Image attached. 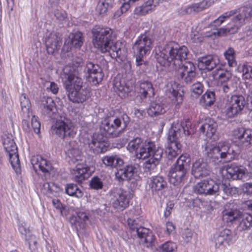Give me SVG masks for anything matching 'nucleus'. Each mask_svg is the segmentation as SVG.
I'll return each instance as SVG.
<instances>
[{"mask_svg": "<svg viewBox=\"0 0 252 252\" xmlns=\"http://www.w3.org/2000/svg\"><path fill=\"white\" fill-rule=\"evenodd\" d=\"M86 148L94 154H98L105 152L107 147L102 142L97 140L94 137H92L84 142Z\"/></svg>", "mask_w": 252, "mask_h": 252, "instance_id": "nucleus-30", "label": "nucleus"}, {"mask_svg": "<svg viewBox=\"0 0 252 252\" xmlns=\"http://www.w3.org/2000/svg\"><path fill=\"white\" fill-rule=\"evenodd\" d=\"M25 240L26 242H28L29 248L30 249H31L32 244H33V245H35L37 243L35 236L32 234L31 233H28V240Z\"/></svg>", "mask_w": 252, "mask_h": 252, "instance_id": "nucleus-63", "label": "nucleus"}, {"mask_svg": "<svg viewBox=\"0 0 252 252\" xmlns=\"http://www.w3.org/2000/svg\"><path fill=\"white\" fill-rule=\"evenodd\" d=\"M66 159L70 164H75L76 162L81 160L82 153L77 148H72L66 153Z\"/></svg>", "mask_w": 252, "mask_h": 252, "instance_id": "nucleus-41", "label": "nucleus"}, {"mask_svg": "<svg viewBox=\"0 0 252 252\" xmlns=\"http://www.w3.org/2000/svg\"><path fill=\"white\" fill-rule=\"evenodd\" d=\"M166 106L159 100L152 102L148 110V115L151 117L158 116L163 114L166 112Z\"/></svg>", "mask_w": 252, "mask_h": 252, "instance_id": "nucleus-33", "label": "nucleus"}, {"mask_svg": "<svg viewBox=\"0 0 252 252\" xmlns=\"http://www.w3.org/2000/svg\"><path fill=\"white\" fill-rule=\"evenodd\" d=\"M93 43L95 48L102 53L108 52L112 58H120L124 56L125 45L120 41L114 43L115 35L108 27L95 26L92 30Z\"/></svg>", "mask_w": 252, "mask_h": 252, "instance_id": "nucleus-1", "label": "nucleus"}, {"mask_svg": "<svg viewBox=\"0 0 252 252\" xmlns=\"http://www.w3.org/2000/svg\"><path fill=\"white\" fill-rule=\"evenodd\" d=\"M22 111L24 113L27 114V117H30L31 103L25 94H22L20 98Z\"/></svg>", "mask_w": 252, "mask_h": 252, "instance_id": "nucleus-51", "label": "nucleus"}, {"mask_svg": "<svg viewBox=\"0 0 252 252\" xmlns=\"http://www.w3.org/2000/svg\"><path fill=\"white\" fill-rule=\"evenodd\" d=\"M191 173L195 178L209 176L211 168L208 163L203 158H199L192 164Z\"/></svg>", "mask_w": 252, "mask_h": 252, "instance_id": "nucleus-19", "label": "nucleus"}, {"mask_svg": "<svg viewBox=\"0 0 252 252\" xmlns=\"http://www.w3.org/2000/svg\"><path fill=\"white\" fill-rule=\"evenodd\" d=\"M31 126L35 133L38 134L40 132L41 125L37 117L34 115L32 116Z\"/></svg>", "mask_w": 252, "mask_h": 252, "instance_id": "nucleus-59", "label": "nucleus"}, {"mask_svg": "<svg viewBox=\"0 0 252 252\" xmlns=\"http://www.w3.org/2000/svg\"><path fill=\"white\" fill-rule=\"evenodd\" d=\"M204 87L200 82H196L193 83L191 86L190 90L194 94L198 96L202 94L203 92Z\"/></svg>", "mask_w": 252, "mask_h": 252, "instance_id": "nucleus-57", "label": "nucleus"}, {"mask_svg": "<svg viewBox=\"0 0 252 252\" xmlns=\"http://www.w3.org/2000/svg\"><path fill=\"white\" fill-rule=\"evenodd\" d=\"M177 249L176 244L172 241H167L159 245L157 251L158 252H175Z\"/></svg>", "mask_w": 252, "mask_h": 252, "instance_id": "nucleus-49", "label": "nucleus"}, {"mask_svg": "<svg viewBox=\"0 0 252 252\" xmlns=\"http://www.w3.org/2000/svg\"><path fill=\"white\" fill-rule=\"evenodd\" d=\"M110 202L112 206L118 211H123L128 207L131 194L121 188H116L110 191Z\"/></svg>", "mask_w": 252, "mask_h": 252, "instance_id": "nucleus-12", "label": "nucleus"}, {"mask_svg": "<svg viewBox=\"0 0 252 252\" xmlns=\"http://www.w3.org/2000/svg\"><path fill=\"white\" fill-rule=\"evenodd\" d=\"M153 195L158 196L167 188V183L161 176L152 177L149 184Z\"/></svg>", "mask_w": 252, "mask_h": 252, "instance_id": "nucleus-23", "label": "nucleus"}, {"mask_svg": "<svg viewBox=\"0 0 252 252\" xmlns=\"http://www.w3.org/2000/svg\"><path fill=\"white\" fill-rule=\"evenodd\" d=\"M71 174L74 180L78 183H81L89 177L87 168L81 164H77L76 169L71 170Z\"/></svg>", "mask_w": 252, "mask_h": 252, "instance_id": "nucleus-35", "label": "nucleus"}, {"mask_svg": "<svg viewBox=\"0 0 252 252\" xmlns=\"http://www.w3.org/2000/svg\"><path fill=\"white\" fill-rule=\"evenodd\" d=\"M31 163L34 171L37 172L38 170L41 171L45 175L50 174L53 167L51 162L44 158L41 156L32 157Z\"/></svg>", "mask_w": 252, "mask_h": 252, "instance_id": "nucleus-21", "label": "nucleus"}, {"mask_svg": "<svg viewBox=\"0 0 252 252\" xmlns=\"http://www.w3.org/2000/svg\"><path fill=\"white\" fill-rule=\"evenodd\" d=\"M67 96L69 100L74 103H83L90 96L89 89L83 85L80 89L67 94Z\"/></svg>", "mask_w": 252, "mask_h": 252, "instance_id": "nucleus-26", "label": "nucleus"}, {"mask_svg": "<svg viewBox=\"0 0 252 252\" xmlns=\"http://www.w3.org/2000/svg\"><path fill=\"white\" fill-rule=\"evenodd\" d=\"M113 87L116 92L125 94L129 91V89L123 79L115 78L114 81Z\"/></svg>", "mask_w": 252, "mask_h": 252, "instance_id": "nucleus-46", "label": "nucleus"}, {"mask_svg": "<svg viewBox=\"0 0 252 252\" xmlns=\"http://www.w3.org/2000/svg\"><path fill=\"white\" fill-rule=\"evenodd\" d=\"M129 121V117L126 114H123L120 118L108 117L103 121L101 127L105 132V136L116 138L122 134Z\"/></svg>", "mask_w": 252, "mask_h": 252, "instance_id": "nucleus-6", "label": "nucleus"}, {"mask_svg": "<svg viewBox=\"0 0 252 252\" xmlns=\"http://www.w3.org/2000/svg\"><path fill=\"white\" fill-rule=\"evenodd\" d=\"M103 163L107 167L116 168L123 165L124 160L117 155L106 156L102 158Z\"/></svg>", "mask_w": 252, "mask_h": 252, "instance_id": "nucleus-38", "label": "nucleus"}, {"mask_svg": "<svg viewBox=\"0 0 252 252\" xmlns=\"http://www.w3.org/2000/svg\"><path fill=\"white\" fill-rule=\"evenodd\" d=\"M89 186L93 189L98 190L103 188V184L100 178L94 176L90 181Z\"/></svg>", "mask_w": 252, "mask_h": 252, "instance_id": "nucleus-55", "label": "nucleus"}, {"mask_svg": "<svg viewBox=\"0 0 252 252\" xmlns=\"http://www.w3.org/2000/svg\"><path fill=\"white\" fill-rule=\"evenodd\" d=\"M246 104V101L243 95H233L227 99L223 113L227 118H234L242 113Z\"/></svg>", "mask_w": 252, "mask_h": 252, "instance_id": "nucleus-11", "label": "nucleus"}, {"mask_svg": "<svg viewBox=\"0 0 252 252\" xmlns=\"http://www.w3.org/2000/svg\"><path fill=\"white\" fill-rule=\"evenodd\" d=\"M198 66L201 69H207L208 71L212 70L217 67L219 63V59L217 56L209 55L197 59Z\"/></svg>", "mask_w": 252, "mask_h": 252, "instance_id": "nucleus-28", "label": "nucleus"}, {"mask_svg": "<svg viewBox=\"0 0 252 252\" xmlns=\"http://www.w3.org/2000/svg\"><path fill=\"white\" fill-rule=\"evenodd\" d=\"M190 126L191 123L188 119L173 124L169 131L167 138L168 145L166 151L169 159L172 160L181 154L182 145L179 141L180 138L191 134Z\"/></svg>", "mask_w": 252, "mask_h": 252, "instance_id": "nucleus-4", "label": "nucleus"}, {"mask_svg": "<svg viewBox=\"0 0 252 252\" xmlns=\"http://www.w3.org/2000/svg\"><path fill=\"white\" fill-rule=\"evenodd\" d=\"M85 71L88 73V77L94 85H97L100 82L103 75L100 66L91 62L86 63Z\"/></svg>", "mask_w": 252, "mask_h": 252, "instance_id": "nucleus-18", "label": "nucleus"}, {"mask_svg": "<svg viewBox=\"0 0 252 252\" xmlns=\"http://www.w3.org/2000/svg\"><path fill=\"white\" fill-rule=\"evenodd\" d=\"M137 172V168L134 165L127 164L124 166L118 167L115 172L116 179L119 182L131 180Z\"/></svg>", "mask_w": 252, "mask_h": 252, "instance_id": "nucleus-22", "label": "nucleus"}, {"mask_svg": "<svg viewBox=\"0 0 252 252\" xmlns=\"http://www.w3.org/2000/svg\"><path fill=\"white\" fill-rule=\"evenodd\" d=\"M139 94L142 98H151L154 95V90L152 83L143 80L139 82Z\"/></svg>", "mask_w": 252, "mask_h": 252, "instance_id": "nucleus-32", "label": "nucleus"}, {"mask_svg": "<svg viewBox=\"0 0 252 252\" xmlns=\"http://www.w3.org/2000/svg\"><path fill=\"white\" fill-rule=\"evenodd\" d=\"M174 204L171 202H169L167 204V207L164 211V217L165 218H167L170 216V215L171 213L172 210L174 207Z\"/></svg>", "mask_w": 252, "mask_h": 252, "instance_id": "nucleus-64", "label": "nucleus"}, {"mask_svg": "<svg viewBox=\"0 0 252 252\" xmlns=\"http://www.w3.org/2000/svg\"><path fill=\"white\" fill-rule=\"evenodd\" d=\"M238 229L240 231L249 229L252 227V216L248 213H243L238 218Z\"/></svg>", "mask_w": 252, "mask_h": 252, "instance_id": "nucleus-37", "label": "nucleus"}, {"mask_svg": "<svg viewBox=\"0 0 252 252\" xmlns=\"http://www.w3.org/2000/svg\"><path fill=\"white\" fill-rule=\"evenodd\" d=\"M192 235V232L190 230L187 229L183 232L182 236L185 241L187 243L191 241Z\"/></svg>", "mask_w": 252, "mask_h": 252, "instance_id": "nucleus-62", "label": "nucleus"}, {"mask_svg": "<svg viewBox=\"0 0 252 252\" xmlns=\"http://www.w3.org/2000/svg\"><path fill=\"white\" fill-rule=\"evenodd\" d=\"M239 215L237 212L226 211L223 213V219L227 222L238 221V218Z\"/></svg>", "mask_w": 252, "mask_h": 252, "instance_id": "nucleus-56", "label": "nucleus"}, {"mask_svg": "<svg viewBox=\"0 0 252 252\" xmlns=\"http://www.w3.org/2000/svg\"><path fill=\"white\" fill-rule=\"evenodd\" d=\"M166 95L171 99L173 103L179 105L183 101V95L179 93L178 86L175 82H170L166 85Z\"/></svg>", "mask_w": 252, "mask_h": 252, "instance_id": "nucleus-29", "label": "nucleus"}, {"mask_svg": "<svg viewBox=\"0 0 252 252\" xmlns=\"http://www.w3.org/2000/svg\"><path fill=\"white\" fill-rule=\"evenodd\" d=\"M42 113L44 115L52 117L57 110L53 99L50 97L44 96L41 100Z\"/></svg>", "mask_w": 252, "mask_h": 252, "instance_id": "nucleus-34", "label": "nucleus"}, {"mask_svg": "<svg viewBox=\"0 0 252 252\" xmlns=\"http://www.w3.org/2000/svg\"><path fill=\"white\" fill-rule=\"evenodd\" d=\"M187 169L184 167L173 164L169 172V181L174 186H181L187 180Z\"/></svg>", "mask_w": 252, "mask_h": 252, "instance_id": "nucleus-17", "label": "nucleus"}, {"mask_svg": "<svg viewBox=\"0 0 252 252\" xmlns=\"http://www.w3.org/2000/svg\"><path fill=\"white\" fill-rule=\"evenodd\" d=\"M61 78L67 94L80 89L84 85L82 79L78 75L77 71L70 65H66L63 68Z\"/></svg>", "mask_w": 252, "mask_h": 252, "instance_id": "nucleus-9", "label": "nucleus"}, {"mask_svg": "<svg viewBox=\"0 0 252 252\" xmlns=\"http://www.w3.org/2000/svg\"><path fill=\"white\" fill-rule=\"evenodd\" d=\"M176 70L180 71L179 77L186 84H191L195 79L196 68L194 63L191 62L182 63L180 69Z\"/></svg>", "mask_w": 252, "mask_h": 252, "instance_id": "nucleus-16", "label": "nucleus"}, {"mask_svg": "<svg viewBox=\"0 0 252 252\" xmlns=\"http://www.w3.org/2000/svg\"><path fill=\"white\" fill-rule=\"evenodd\" d=\"M212 73L214 78L218 75L217 79V86L219 87L220 91L226 94L230 93L234 90L233 86L229 83L232 77L230 71L219 66L213 71Z\"/></svg>", "mask_w": 252, "mask_h": 252, "instance_id": "nucleus-14", "label": "nucleus"}, {"mask_svg": "<svg viewBox=\"0 0 252 252\" xmlns=\"http://www.w3.org/2000/svg\"><path fill=\"white\" fill-rule=\"evenodd\" d=\"M189 162V155L183 154L178 158L174 164L180 165L188 169V163Z\"/></svg>", "mask_w": 252, "mask_h": 252, "instance_id": "nucleus-58", "label": "nucleus"}, {"mask_svg": "<svg viewBox=\"0 0 252 252\" xmlns=\"http://www.w3.org/2000/svg\"><path fill=\"white\" fill-rule=\"evenodd\" d=\"M54 15L59 20H64L67 17V14L64 11L56 9L54 12Z\"/></svg>", "mask_w": 252, "mask_h": 252, "instance_id": "nucleus-61", "label": "nucleus"}, {"mask_svg": "<svg viewBox=\"0 0 252 252\" xmlns=\"http://www.w3.org/2000/svg\"><path fill=\"white\" fill-rule=\"evenodd\" d=\"M3 145L6 153L14 152L17 150V147L11 135H5L3 136Z\"/></svg>", "mask_w": 252, "mask_h": 252, "instance_id": "nucleus-43", "label": "nucleus"}, {"mask_svg": "<svg viewBox=\"0 0 252 252\" xmlns=\"http://www.w3.org/2000/svg\"><path fill=\"white\" fill-rule=\"evenodd\" d=\"M220 172L223 176L225 173L227 178L233 180L241 179L245 175L244 169L241 166H238L234 164H231L226 168H220Z\"/></svg>", "mask_w": 252, "mask_h": 252, "instance_id": "nucleus-27", "label": "nucleus"}, {"mask_svg": "<svg viewBox=\"0 0 252 252\" xmlns=\"http://www.w3.org/2000/svg\"><path fill=\"white\" fill-rule=\"evenodd\" d=\"M215 100V92L207 91L200 98V103L203 107L211 106L214 104Z\"/></svg>", "mask_w": 252, "mask_h": 252, "instance_id": "nucleus-40", "label": "nucleus"}, {"mask_svg": "<svg viewBox=\"0 0 252 252\" xmlns=\"http://www.w3.org/2000/svg\"><path fill=\"white\" fill-rule=\"evenodd\" d=\"M127 224L131 233L137 235L140 239V243L149 248L154 242L155 236L152 231L145 227H142L135 220L128 219Z\"/></svg>", "mask_w": 252, "mask_h": 252, "instance_id": "nucleus-10", "label": "nucleus"}, {"mask_svg": "<svg viewBox=\"0 0 252 252\" xmlns=\"http://www.w3.org/2000/svg\"><path fill=\"white\" fill-rule=\"evenodd\" d=\"M45 44L48 54H53L57 52L62 44V38L55 32H51L45 38Z\"/></svg>", "mask_w": 252, "mask_h": 252, "instance_id": "nucleus-24", "label": "nucleus"}, {"mask_svg": "<svg viewBox=\"0 0 252 252\" xmlns=\"http://www.w3.org/2000/svg\"><path fill=\"white\" fill-rule=\"evenodd\" d=\"M7 153L13 168L17 173L19 172L20 171V164L17 150H16L14 152H10Z\"/></svg>", "mask_w": 252, "mask_h": 252, "instance_id": "nucleus-44", "label": "nucleus"}, {"mask_svg": "<svg viewBox=\"0 0 252 252\" xmlns=\"http://www.w3.org/2000/svg\"><path fill=\"white\" fill-rule=\"evenodd\" d=\"M155 51V58L160 65L170 66L174 70L180 69L183 61L187 59L189 53L187 47H179L174 43L158 46Z\"/></svg>", "mask_w": 252, "mask_h": 252, "instance_id": "nucleus-3", "label": "nucleus"}, {"mask_svg": "<svg viewBox=\"0 0 252 252\" xmlns=\"http://www.w3.org/2000/svg\"><path fill=\"white\" fill-rule=\"evenodd\" d=\"M83 37L82 33L80 32H75L70 34L64 41L63 49L66 48V50L68 51L72 47L75 48H80L83 44Z\"/></svg>", "mask_w": 252, "mask_h": 252, "instance_id": "nucleus-31", "label": "nucleus"}, {"mask_svg": "<svg viewBox=\"0 0 252 252\" xmlns=\"http://www.w3.org/2000/svg\"><path fill=\"white\" fill-rule=\"evenodd\" d=\"M127 149L130 152H135L138 159L147 160L145 166L149 169L155 168L161 160L163 150L150 140L143 141L139 137L130 140L127 145Z\"/></svg>", "mask_w": 252, "mask_h": 252, "instance_id": "nucleus-2", "label": "nucleus"}, {"mask_svg": "<svg viewBox=\"0 0 252 252\" xmlns=\"http://www.w3.org/2000/svg\"><path fill=\"white\" fill-rule=\"evenodd\" d=\"M202 147L204 155L216 163L229 162L236 155L233 146L227 143H220L218 146H214L210 142H206Z\"/></svg>", "mask_w": 252, "mask_h": 252, "instance_id": "nucleus-5", "label": "nucleus"}, {"mask_svg": "<svg viewBox=\"0 0 252 252\" xmlns=\"http://www.w3.org/2000/svg\"><path fill=\"white\" fill-rule=\"evenodd\" d=\"M240 72L242 73L244 79H252V66L248 64H243L239 68Z\"/></svg>", "mask_w": 252, "mask_h": 252, "instance_id": "nucleus-52", "label": "nucleus"}, {"mask_svg": "<svg viewBox=\"0 0 252 252\" xmlns=\"http://www.w3.org/2000/svg\"><path fill=\"white\" fill-rule=\"evenodd\" d=\"M236 14H238V13L233 10L226 12L220 15L218 19L214 20L210 25L211 27H218L225 21L226 19L229 18L232 16H234Z\"/></svg>", "mask_w": 252, "mask_h": 252, "instance_id": "nucleus-47", "label": "nucleus"}, {"mask_svg": "<svg viewBox=\"0 0 252 252\" xmlns=\"http://www.w3.org/2000/svg\"><path fill=\"white\" fill-rule=\"evenodd\" d=\"M51 131L61 139L68 140L76 134L74 127L71 123L58 120L51 126Z\"/></svg>", "mask_w": 252, "mask_h": 252, "instance_id": "nucleus-13", "label": "nucleus"}, {"mask_svg": "<svg viewBox=\"0 0 252 252\" xmlns=\"http://www.w3.org/2000/svg\"><path fill=\"white\" fill-rule=\"evenodd\" d=\"M213 3V1L212 0H204L200 2L193 4L188 7L187 12H199L203 9L210 6Z\"/></svg>", "mask_w": 252, "mask_h": 252, "instance_id": "nucleus-42", "label": "nucleus"}, {"mask_svg": "<svg viewBox=\"0 0 252 252\" xmlns=\"http://www.w3.org/2000/svg\"><path fill=\"white\" fill-rule=\"evenodd\" d=\"M247 89L248 90V106L249 109L252 110V83H246Z\"/></svg>", "mask_w": 252, "mask_h": 252, "instance_id": "nucleus-60", "label": "nucleus"}, {"mask_svg": "<svg viewBox=\"0 0 252 252\" xmlns=\"http://www.w3.org/2000/svg\"><path fill=\"white\" fill-rule=\"evenodd\" d=\"M159 0H145L144 3L140 6L136 8L138 14L141 15L146 14L150 11H152L158 5Z\"/></svg>", "mask_w": 252, "mask_h": 252, "instance_id": "nucleus-39", "label": "nucleus"}, {"mask_svg": "<svg viewBox=\"0 0 252 252\" xmlns=\"http://www.w3.org/2000/svg\"><path fill=\"white\" fill-rule=\"evenodd\" d=\"M150 32H145L138 37L134 43L132 49L136 54V63L137 66L142 64L143 57L149 54L152 48L153 41Z\"/></svg>", "mask_w": 252, "mask_h": 252, "instance_id": "nucleus-8", "label": "nucleus"}, {"mask_svg": "<svg viewBox=\"0 0 252 252\" xmlns=\"http://www.w3.org/2000/svg\"><path fill=\"white\" fill-rule=\"evenodd\" d=\"M112 6L110 5H107L104 2H101L99 0L96 7V12L101 16H104L106 15L107 12L111 9Z\"/></svg>", "mask_w": 252, "mask_h": 252, "instance_id": "nucleus-53", "label": "nucleus"}, {"mask_svg": "<svg viewBox=\"0 0 252 252\" xmlns=\"http://www.w3.org/2000/svg\"><path fill=\"white\" fill-rule=\"evenodd\" d=\"M233 237L232 232L230 230L223 229L214 236L215 247L219 249L225 247L232 242Z\"/></svg>", "mask_w": 252, "mask_h": 252, "instance_id": "nucleus-25", "label": "nucleus"}, {"mask_svg": "<svg viewBox=\"0 0 252 252\" xmlns=\"http://www.w3.org/2000/svg\"><path fill=\"white\" fill-rule=\"evenodd\" d=\"M252 16V9L250 7H244L239 9L238 14H236L231 19V22L226 28L217 29L213 32L215 36H224L227 33L234 34L247 22L249 21Z\"/></svg>", "mask_w": 252, "mask_h": 252, "instance_id": "nucleus-7", "label": "nucleus"}, {"mask_svg": "<svg viewBox=\"0 0 252 252\" xmlns=\"http://www.w3.org/2000/svg\"><path fill=\"white\" fill-rule=\"evenodd\" d=\"M224 56L227 61L229 66L234 67L237 65V62L235 60V53L233 48L229 47L224 53Z\"/></svg>", "mask_w": 252, "mask_h": 252, "instance_id": "nucleus-48", "label": "nucleus"}, {"mask_svg": "<svg viewBox=\"0 0 252 252\" xmlns=\"http://www.w3.org/2000/svg\"><path fill=\"white\" fill-rule=\"evenodd\" d=\"M218 186L219 187V194L221 191H223L227 195H232L238 192V189L231 187L230 184H218Z\"/></svg>", "mask_w": 252, "mask_h": 252, "instance_id": "nucleus-50", "label": "nucleus"}, {"mask_svg": "<svg viewBox=\"0 0 252 252\" xmlns=\"http://www.w3.org/2000/svg\"><path fill=\"white\" fill-rule=\"evenodd\" d=\"M217 128V123L214 120L209 119L201 126L200 130L207 137L211 138L216 133Z\"/></svg>", "mask_w": 252, "mask_h": 252, "instance_id": "nucleus-36", "label": "nucleus"}, {"mask_svg": "<svg viewBox=\"0 0 252 252\" xmlns=\"http://www.w3.org/2000/svg\"><path fill=\"white\" fill-rule=\"evenodd\" d=\"M65 192L70 196L78 198H81L83 195V192L77 185L74 184H67L65 187Z\"/></svg>", "mask_w": 252, "mask_h": 252, "instance_id": "nucleus-45", "label": "nucleus"}, {"mask_svg": "<svg viewBox=\"0 0 252 252\" xmlns=\"http://www.w3.org/2000/svg\"><path fill=\"white\" fill-rule=\"evenodd\" d=\"M234 137L238 139L236 141L241 148L249 146L252 144V130L244 128H238L233 131Z\"/></svg>", "mask_w": 252, "mask_h": 252, "instance_id": "nucleus-20", "label": "nucleus"}, {"mask_svg": "<svg viewBox=\"0 0 252 252\" xmlns=\"http://www.w3.org/2000/svg\"><path fill=\"white\" fill-rule=\"evenodd\" d=\"M194 192L204 195H218L219 187L212 180H203L197 183L193 187Z\"/></svg>", "mask_w": 252, "mask_h": 252, "instance_id": "nucleus-15", "label": "nucleus"}, {"mask_svg": "<svg viewBox=\"0 0 252 252\" xmlns=\"http://www.w3.org/2000/svg\"><path fill=\"white\" fill-rule=\"evenodd\" d=\"M77 217H72L70 218V221L72 224L77 225V223H78L77 218L80 221L84 222L89 220V216L85 212H79L77 213ZM76 227H77V226Z\"/></svg>", "mask_w": 252, "mask_h": 252, "instance_id": "nucleus-54", "label": "nucleus"}]
</instances>
